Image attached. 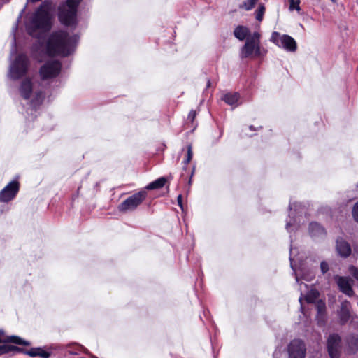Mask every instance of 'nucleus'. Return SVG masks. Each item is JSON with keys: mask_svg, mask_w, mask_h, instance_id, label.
Returning <instances> with one entry per match:
<instances>
[{"mask_svg": "<svg viewBox=\"0 0 358 358\" xmlns=\"http://www.w3.org/2000/svg\"><path fill=\"white\" fill-rule=\"evenodd\" d=\"M222 99L227 104L233 106L238 102L239 94L236 92L227 93L223 96Z\"/></svg>", "mask_w": 358, "mask_h": 358, "instance_id": "obj_20", "label": "nucleus"}, {"mask_svg": "<svg viewBox=\"0 0 358 358\" xmlns=\"http://www.w3.org/2000/svg\"><path fill=\"white\" fill-rule=\"evenodd\" d=\"M306 347L301 340L292 341V358H305Z\"/></svg>", "mask_w": 358, "mask_h": 358, "instance_id": "obj_12", "label": "nucleus"}, {"mask_svg": "<svg viewBox=\"0 0 358 358\" xmlns=\"http://www.w3.org/2000/svg\"><path fill=\"white\" fill-rule=\"evenodd\" d=\"M52 27L51 16L48 8L43 4L29 17L26 23V29L30 36L39 38Z\"/></svg>", "mask_w": 358, "mask_h": 358, "instance_id": "obj_2", "label": "nucleus"}, {"mask_svg": "<svg viewBox=\"0 0 358 358\" xmlns=\"http://www.w3.org/2000/svg\"><path fill=\"white\" fill-rule=\"evenodd\" d=\"M37 99H39V103H41L43 101V94L42 92H39L37 94Z\"/></svg>", "mask_w": 358, "mask_h": 358, "instance_id": "obj_36", "label": "nucleus"}, {"mask_svg": "<svg viewBox=\"0 0 358 358\" xmlns=\"http://www.w3.org/2000/svg\"><path fill=\"white\" fill-rule=\"evenodd\" d=\"M287 351L289 358H291V343L287 345Z\"/></svg>", "mask_w": 358, "mask_h": 358, "instance_id": "obj_35", "label": "nucleus"}, {"mask_svg": "<svg viewBox=\"0 0 358 358\" xmlns=\"http://www.w3.org/2000/svg\"><path fill=\"white\" fill-rule=\"evenodd\" d=\"M325 303L321 301H318L316 304V308L319 314H323L325 311Z\"/></svg>", "mask_w": 358, "mask_h": 358, "instance_id": "obj_26", "label": "nucleus"}, {"mask_svg": "<svg viewBox=\"0 0 358 358\" xmlns=\"http://www.w3.org/2000/svg\"><path fill=\"white\" fill-rule=\"evenodd\" d=\"M336 243V251L341 257L346 258L350 255L352 252L351 246L345 239L342 237H338Z\"/></svg>", "mask_w": 358, "mask_h": 358, "instance_id": "obj_11", "label": "nucleus"}, {"mask_svg": "<svg viewBox=\"0 0 358 358\" xmlns=\"http://www.w3.org/2000/svg\"><path fill=\"white\" fill-rule=\"evenodd\" d=\"M15 351L18 352H22L25 354V351H27V350H25L24 348L14 346V345H9V352Z\"/></svg>", "mask_w": 358, "mask_h": 358, "instance_id": "obj_29", "label": "nucleus"}, {"mask_svg": "<svg viewBox=\"0 0 358 358\" xmlns=\"http://www.w3.org/2000/svg\"><path fill=\"white\" fill-rule=\"evenodd\" d=\"M271 41L278 46L282 47L287 51H291V36L288 35H280L278 32L274 31L272 34Z\"/></svg>", "mask_w": 358, "mask_h": 358, "instance_id": "obj_10", "label": "nucleus"}, {"mask_svg": "<svg viewBox=\"0 0 358 358\" xmlns=\"http://www.w3.org/2000/svg\"><path fill=\"white\" fill-rule=\"evenodd\" d=\"M327 350L331 358H339L341 350V338L336 334L329 335L327 339Z\"/></svg>", "mask_w": 358, "mask_h": 358, "instance_id": "obj_8", "label": "nucleus"}, {"mask_svg": "<svg viewBox=\"0 0 358 358\" xmlns=\"http://www.w3.org/2000/svg\"><path fill=\"white\" fill-rule=\"evenodd\" d=\"M2 334H3V332L0 331V343H1L3 341L2 339H1Z\"/></svg>", "mask_w": 358, "mask_h": 358, "instance_id": "obj_40", "label": "nucleus"}, {"mask_svg": "<svg viewBox=\"0 0 358 358\" xmlns=\"http://www.w3.org/2000/svg\"><path fill=\"white\" fill-rule=\"evenodd\" d=\"M287 1H288V3H289L288 8H289V10H291V0H287Z\"/></svg>", "mask_w": 358, "mask_h": 358, "instance_id": "obj_38", "label": "nucleus"}, {"mask_svg": "<svg viewBox=\"0 0 358 358\" xmlns=\"http://www.w3.org/2000/svg\"><path fill=\"white\" fill-rule=\"evenodd\" d=\"M331 1H332L333 2H334V1H335V0H331Z\"/></svg>", "mask_w": 358, "mask_h": 358, "instance_id": "obj_45", "label": "nucleus"}, {"mask_svg": "<svg viewBox=\"0 0 358 358\" xmlns=\"http://www.w3.org/2000/svg\"><path fill=\"white\" fill-rule=\"evenodd\" d=\"M210 86V80H208L207 81V87H209Z\"/></svg>", "mask_w": 358, "mask_h": 358, "instance_id": "obj_39", "label": "nucleus"}, {"mask_svg": "<svg viewBox=\"0 0 358 358\" xmlns=\"http://www.w3.org/2000/svg\"><path fill=\"white\" fill-rule=\"evenodd\" d=\"M166 182V178L164 177H161L156 180L150 182L148 184L145 189L148 190H152V189H158L164 186V185Z\"/></svg>", "mask_w": 358, "mask_h": 358, "instance_id": "obj_19", "label": "nucleus"}, {"mask_svg": "<svg viewBox=\"0 0 358 358\" xmlns=\"http://www.w3.org/2000/svg\"><path fill=\"white\" fill-rule=\"evenodd\" d=\"M257 1L258 0H248L247 1L244 2L242 5H241L240 8H244L246 10H250L255 6Z\"/></svg>", "mask_w": 358, "mask_h": 358, "instance_id": "obj_24", "label": "nucleus"}, {"mask_svg": "<svg viewBox=\"0 0 358 358\" xmlns=\"http://www.w3.org/2000/svg\"><path fill=\"white\" fill-rule=\"evenodd\" d=\"M146 196L147 192L145 190L134 194L119 205V211L126 213L134 210L141 203H142Z\"/></svg>", "mask_w": 358, "mask_h": 358, "instance_id": "obj_4", "label": "nucleus"}, {"mask_svg": "<svg viewBox=\"0 0 358 358\" xmlns=\"http://www.w3.org/2000/svg\"><path fill=\"white\" fill-rule=\"evenodd\" d=\"M350 303L348 301H344L341 303V307L339 312V317L342 324L345 323L350 319Z\"/></svg>", "mask_w": 358, "mask_h": 358, "instance_id": "obj_16", "label": "nucleus"}, {"mask_svg": "<svg viewBox=\"0 0 358 358\" xmlns=\"http://www.w3.org/2000/svg\"><path fill=\"white\" fill-rule=\"evenodd\" d=\"M19 189V182L16 180L11 181L0 192V201H10L15 197Z\"/></svg>", "mask_w": 358, "mask_h": 358, "instance_id": "obj_9", "label": "nucleus"}, {"mask_svg": "<svg viewBox=\"0 0 358 358\" xmlns=\"http://www.w3.org/2000/svg\"><path fill=\"white\" fill-rule=\"evenodd\" d=\"M308 231L310 235L314 238H322L326 235V231L324 228L319 223L315 222L310 223Z\"/></svg>", "mask_w": 358, "mask_h": 358, "instance_id": "obj_14", "label": "nucleus"}, {"mask_svg": "<svg viewBox=\"0 0 358 358\" xmlns=\"http://www.w3.org/2000/svg\"><path fill=\"white\" fill-rule=\"evenodd\" d=\"M76 40V36H70L64 31H54L47 41V53L50 56L66 57L73 51Z\"/></svg>", "mask_w": 358, "mask_h": 358, "instance_id": "obj_1", "label": "nucleus"}, {"mask_svg": "<svg viewBox=\"0 0 358 358\" xmlns=\"http://www.w3.org/2000/svg\"><path fill=\"white\" fill-rule=\"evenodd\" d=\"M350 273L357 280H358V269L354 266H351L349 268Z\"/></svg>", "mask_w": 358, "mask_h": 358, "instance_id": "obj_28", "label": "nucleus"}, {"mask_svg": "<svg viewBox=\"0 0 358 358\" xmlns=\"http://www.w3.org/2000/svg\"><path fill=\"white\" fill-rule=\"evenodd\" d=\"M25 355H27L30 357H41L43 358H49L50 357V353L48 352H46L43 350L42 348H31L29 350H27V351H25Z\"/></svg>", "mask_w": 358, "mask_h": 358, "instance_id": "obj_18", "label": "nucleus"}, {"mask_svg": "<svg viewBox=\"0 0 358 358\" xmlns=\"http://www.w3.org/2000/svg\"><path fill=\"white\" fill-rule=\"evenodd\" d=\"M337 285L340 290L346 295L351 296L354 292L350 283L349 279L345 277H336Z\"/></svg>", "mask_w": 358, "mask_h": 358, "instance_id": "obj_13", "label": "nucleus"}, {"mask_svg": "<svg viewBox=\"0 0 358 358\" xmlns=\"http://www.w3.org/2000/svg\"><path fill=\"white\" fill-rule=\"evenodd\" d=\"M292 10H296L300 13L301 8L299 7V0H292Z\"/></svg>", "mask_w": 358, "mask_h": 358, "instance_id": "obj_33", "label": "nucleus"}, {"mask_svg": "<svg viewBox=\"0 0 358 358\" xmlns=\"http://www.w3.org/2000/svg\"><path fill=\"white\" fill-rule=\"evenodd\" d=\"M289 259L291 261V248H289Z\"/></svg>", "mask_w": 358, "mask_h": 358, "instance_id": "obj_42", "label": "nucleus"}, {"mask_svg": "<svg viewBox=\"0 0 358 358\" xmlns=\"http://www.w3.org/2000/svg\"><path fill=\"white\" fill-rule=\"evenodd\" d=\"M289 224H289V222H287V224H286V228H287V229L289 227Z\"/></svg>", "mask_w": 358, "mask_h": 358, "instance_id": "obj_43", "label": "nucleus"}, {"mask_svg": "<svg viewBox=\"0 0 358 358\" xmlns=\"http://www.w3.org/2000/svg\"><path fill=\"white\" fill-rule=\"evenodd\" d=\"M296 47H297L296 43L294 41V39L292 38V52H294L296 50Z\"/></svg>", "mask_w": 358, "mask_h": 358, "instance_id": "obj_37", "label": "nucleus"}, {"mask_svg": "<svg viewBox=\"0 0 358 358\" xmlns=\"http://www.w3.org/2000/svg\"><path fill=\"white\" fill-rule=\"evenodd\" d=\"M347 341L352 349L358 350V336L353 334L350 335L347 338Z\"/></svg>", "mask_w": 358, "mask_h": 358, "instance_id": "obj_22", "label": "nucleus"}, {"mask_svg": "<svg viewBox=\"0 0 358 358\" xmlns=\"http://www.w3.org/2000/svg\"><path fill=\"white\" fill-rule=\"evenodd\" d=\"M6 341L10 342V343H15L17 345H25V346H28L30 345L29 342L24 341L22 338H21L20 337L17 336H9L7 338Z\"/></svg>", "mask_w": 358, "mask_h": 358, "instance_id": "obj_21", "label": "nucleus"}, {"mask_svg": "<svg viewBox=\"0 0 358 358\" xmlns=\"http://www.w3.org/2000/svg\"><path fill=\"white\" fill-rule=\"evenodd\" d=\"M9 352V345H0V355L8 353Z\"/></svg>", "mask_w": 358, "mask_h": 358, "instance_id": "obj_32", "label": "nucleus"}, {"mask_svg": "<svg viewBox=\"0 0 358 358\" xmlns=\"http://www.w3.org/2000/svg\"><path fill=\"white\" fill-rule=\"evenodd\" d=\"M329 269V264L326 261L320 263V270L323 274H325Z\"/></svg>", "mask_w": 358, "mask_h": 358, "instance_id": "obj_27", "label": "nucleus"}, {"mask_svg": "<svg viewBox=\"0 0 358 358\" xmlns=\"http://www.w3.org/2000/svg\"><path fill=\"white\" fill-rule=\"evenodd\" d=\"M352 215L355 221L358 222V202L356 203L354 206L352 210Z\"/></svg>", "mask_w": 358, "mask_h": 358, "instance_id": "obj_31", "label": "nucleus"}, {"mask_svg": "<svg viewBox=\"0 0 358 358\" xmlns=\"http://www.w3.org/2000/svg\"><path fill=\"white\" fill-rule=\"evenodd\" d=\"M250 34V31L246 27L239 25L234 30V36L240 41L247 40Z\"/></svg>", "mask_w": 358, "mask_h": 358, "instance_id": "obj_17", "label": "nucleus"}, {"mask_svg": "<svg viewBox=\"0 0 358 358\" xmlns=\"http://www.w3.org/2000/svg\"><path fill=\"white\" fill-rule=\"evenodd\" d=\"M265 13V7L263 4H260L259 8L255 11V17L257 20L261 22L263 19L264 14Z\"/></svg>", "mask_w": 358, "mask_h": 358, "instance_id": "obj_23", "label": "nucleus"}, {"mask_svg": "<svg viewBox=\"0 0 358 358\" xmlns=\"http://www.w3.org/2000/svg\"><path fill=\"white\" fill-rule=\"evenodd\" d=\"M82 0H66L59 8L58 17L60 22L66 26L76 23L78 6Z\"/></svg>", "mask_w": 358, "mask_h": 358, "instance_id": "obj_3", "label": "nucleus"}, {"mask_svg": "<svg viewBox=\"0 0 358 358\" xmlns=\"http://www.w3.org/2000/svg\"><path fill=\"white\" fill-rule=\"evenodd\" d=\"M32 90V83L29 79L27 78L22 82L20 92L24 99L27 100L31 97Z\"/></svg>", "mask_w": 358, "mask_h": 358, "instance_id": "obj_15", "label": "nucleus"}, {"mask_svg": "<svg viewBox=\"0 0 358 358\" xmlns=\"http://www.w3.org/2000/svg\"><path fill=\"white\" fill-rule=\"evenodd\" d=\"M29 59L24 54L19 55L10 68V74L13 79L17 80L22 77L27 71Z\"/></svg>", "mask_w": 358, "mask_h": 358, "instance_id": "obj_5", "label": "nucleus"}, {"mask_svg": "<svg viewBox=\"0 0 358 358\" xmlns=\"http://www.w3.org/2000/svg\"><path fill=\"white\" fill-rule=\"evenodd\" d=\"M196 111L195 110H192L189 115H188V117H187V122H191L192 124H193L194 122V120L196 117Z\"/></svg>", "mask_w": 358, "mask_h": 358, "instance_id": "obj_30", "label": "nucleus"}, {"mask_svg": "<svg viewBox=\"0 0 358 358\" xmlns=\"http://www.w3.org/2000/svg\"><path fill=\"white\" fill-rule=\"evenodd\" d=\"M192 155H193V153H192V146L188 145L187 157H186V159L183 161V163L185 164V165H187L190 162V161L192 160Z\"/></svg>", "mask_w": 358, "mask_h": 358, "instance_id": "obj_25", "label": "nucleus"}, {"mask_svg": "<svg viewBox=\"0 0 358 358\" xmlns=\"http://www.w3.org/2000/svg\"><path fill=\"white\" fill-rule=\"evenodd\" d=\"M288 208H289V210H291V204H290V203H289V206H288Z\"/></svg>", "mask_w": 358, "mask_h": 358, "instance_id": "obj_44", "label": "nucleus"}, {"mask_svg": "<svg viewBox=\"0 0 358 358\" xmlns=\"http://www.w3.org/2000/svg\"><path fill=\"white\" fill-rule=\"evenodd\" d=\"M182 195L181 194L178 195V196L177 198L178 204L181 208V209L183 210L182 200Z\"/></svg>", "mask_w": 358, "mask_h": 358, "instance_id": "obj_34", "label": "nucleus"}, {"mask_svg": "<svg viewBox=\"0 0 358 358\" xmlns=\"http://www.w3.org/2000/svg\"><path fill=\"white\" fill-rule=\"evenodd\" d=\"M250 129L251 131H255V130L253 126H250Z\"/></svg>", "mask_w": 358, "mask_h": 358, "instance_id": "obj_41", "label": "nucleus"}, {"mask_svg": "<svg viewBox=\"0 0 358 358\" xmlns=\"http://www.w3.org/2000/svg\"><path fill=\"white\" fill-rule=\"evenodd\" d=\"M61 63L59 61H50L45 63L40 69L42 79L56 77L61 71Z\"/></svg>", "mask_w": 358, "mask_h": 358, "instance_id": "obj_7", "label": "nucleus"}, {"mask_svg": "<svg viewBox=\"0 0 358 358\" xmlns=\"http://www.w3.org/2000/svg\"><path fill=\"white\" fill-rule=\"evenodd\" d=\"M259 34L255 32L252 36L247 38L245 45L241 50V57L247 58L251 57L253 54L259 55Z\"/></svg>", "mask_w": 358, "mask_h": 358, "instance_id": "obj_6", "label": "nucleus"}]
</instances>
